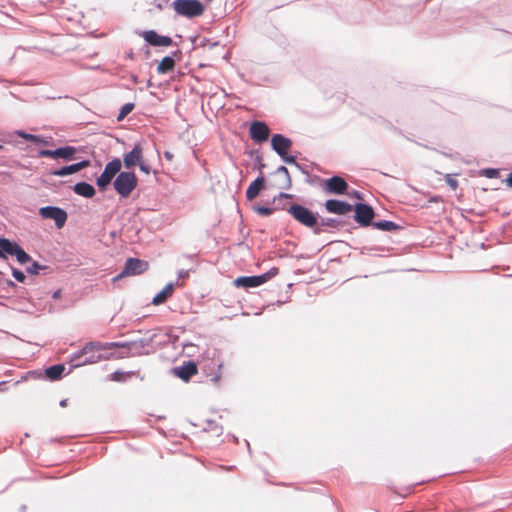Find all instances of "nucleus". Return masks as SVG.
Instances as JSON below:
<instances>
[{"label":"nucleus","instance_id":"nucleus-1","mask_svg":"<svg viewBox=\"0 0 512 512\" xmlns=\"http://www.w3.org/2000/svg\"><path fill=\"white\" fill-rule=\"evenodd\" d=\"M125 346H126L125 344H120V343H116V342H112V343L90 342V343H87L81 350L78 357L86 356V355H89V356L84 361H82L80 364L81 365L94 364V363L100 362L102 360H109V359L113 358V354L103 355L100 352L107 350V349H112V348H116V347H125Z\"/></svg>","mask_w":512,"mask_h":512},{"label":"nucleus","instance_id":"nucleus-2","mask_svg":"<svg viewBox=\"0 0 512 512\" xmlns=\"http://www.w3.org/2000/svg\"><path fill=\"white\" fill-rule=\"evenodd\" d=\"M278 274H279V269L276 267H273L269 271H267L266 273H264L262 275L238 277L233 281V285L237 288H244V289L255 288V287H259V286L265 284L266 282H268L269 280H271Z\"/></svg>","mask_w":512,"mask_h":512},{"label":"nucleus","instance_id":"nucleus-3","mask_svg":"<svg viewBox=\"0 0 512 512\" xmlns=\"http://www.w3.org/2000/svg\"><path fill=\"white\" fill-rule=\"evenodd\" d=\"M172 7L178 15L187 18L201 16L204 12V6L199 0H175Z\"/></svg>","mask_w":512,"mask_h":512},{"label":"nucleus","instance_id":"nucleus-4","mask_svg":"<svg viewBox=\"0 0 512 512\" xmlns=\"http://www.w3.org/2000/svg\"><path fill=\"white\" fill-rule=\"evenodd\" d=\"M138 179L133 172H120L114 181V189L123 198L130 196L137 187Z\"/></svg>","mask_w":512,"mask_h":512},{"label":"nucleus","instance_id":"nucleus-5","mask_svg":"<svg viewBox=\"0 0 512 512\" xmlns=\"http://www.w3.org/2000/svg\"><path fill=\"white\" fill-rule=\"evenodd\" d=\"M123 162L127 169L138 165L141 171L150 173V167L143 162V148L139 143L135 144L130 152L124 154Z\"/></svg>","mask_w":512,"mask_h":512},{"label":"nucleus","instance_id":"nucleus-6","mask_svg":"<svg viewBox=\"0 0 512 512\" xmlns=\"http://www.w3.org/2000/svg\"><path fill=\"white\" fill-rule=\"evenodd\" d=\"M288 212L296 221L306 227L312 228L317 224V218L315 214L302 205L293 204L289 208Z\"/></svg>","mask_w":512,"mask_h":512},{"label":"nucleus","instance_id":"nucleus-7","mask_svg":"<svg viewBox=\"0 0 512 512\" xmlns=\"http://www.w3.org/2000/svg\"><path fill=\"white\" fill-rule=\"evenodd\" d=\"M121 167L122 163L119 158H115L106 164L104 171L97 178V185L100 190H104L111 183L116 174L120 173Z\"/></svg>","mask_w":512,"mask_h":512},{"label":"nucleus","instance_id":"nucleus-8","mask_svg":"<svg viewBox=\"0 0 512 512\" xmlns=\"http://www.w3.org/2000/svg\"><path fill=\"white\" fill-rule=\"evenodd\" d=\"M39 214L44 219H53L58 228H62L67 220V213L58 207H42L39 209Z\"/></svg>","mask_w":512,"mask_h":512},{"label":"nucleus","instance_id":"nucleus-9","mask_svg":"<svg viewBox=\"0 0 512 512\" xmlns=\"http://www.w3.org/2000/svg\"><path fill=\"white\" fill-rule=\"evenodd\" d=\"M147 269L148 263L146 261L137 258H129L125 263L123 272L119 274L117 277H115V280L125 275H140Z\"/></svg>","mask_w":512,"mask_h":512},{"label":"nucleus","instance_id":"nucleus-10","mask_svg":"<svg viewBox=\"0 0 512 512\" xmlns=\"http://www.w3.org/2000/svg\"><path fill=\"white\" fill-rule=\"evenodd\" d=\"M355 221L362 226H369L374 218V210L367 204L358 203L354 206Z\"/></svg>","mask_w":512,"mask_h":512},{"label":"nucleus","instance_id":"nucleus-11","mask_svg":"<svg viewBox=\"0 0 512 512\" xmlns=\"http://www.w3.org/2000/svg\"><path fill=\"white\" fill-rule=\"evenodd\" d=\"M323 188L329 194H344L348 189L347 182L340 176H333L324 182Z\"/></svg>","mask_w":512,"mask_h":512},{"label":"nucleus","instance_id":"nucleus-12","mask_svg":"<svg viewBox=\"0 0 512 512\" xmlns=\"http://www.w3.org/2000/svg\"><path fill=\"white\" fill-rule=\"evenodd\" d=\"M270 135V129L264 122L254 121L250 126V137L257 143L265 142Z\"/></svg>","mask_w":512,"mask_h":512},{"label":"nucleus","instance_id":"nucleus-13","mask_svg":"<svg viewBox=\"0 0 512 512\" xmlns=\"http://www.w3.org/2000/svg\"><path fill=\"white\" fill-rule=\"evenodd\" d=\"M141 36L150 45L156 46V47H168V46L172 45V43H173V41L170 37L159 35L154 30L143 31L141 33Z\"/></svg>","mask_w":512,"mask_h":512},{"label":"nucleus","instance_id":"nucleus-14","mask_svg":"<svg viewBox=\"0 0 512 512\" xmlns=\"http://www.w3.org/2000/svg\"><path fill=\"white\" fill-rule=\"evenodd\" d=\"M272 148L281 156L284 157L291 148L292 142L290 139L281 134L273 135L271 139Z\"/></svg>","mask_w":512,"mask_h":512},{"label":"nucleus","instance_id":"nucleus-15","mask_svg":"<svg viewBox=\"0 0 512 512\" xmlns=\"http://www.w3.org/2000/svg\"><path fill=\"white\" fill-rule=\"evenodd\" d=\"M325 208L328 212L338 215H345L352 210V206L349 203L336 199L327 200Z\"/></svg>","mask_w":512,"mask_h":512},{"label":"nucleus","instance_id":"nucleus-16","mask_svg":"<svg viewBox=\"0 0 512 512\" xmlns=\"http://www.w3.org/2000/svg\"><path fill=\"white\" fill-rule=\"evenodd\" d=\"M197 372V365L193 361L186 362L184 365L174 369L175 375L186 382L189 381L192 376L196 375Z\"/></svg>","mask_w":512,"mask_h":512},{"label":"nucleus","instance_id":"nucleus-17","mask_svg":"<svg viewBox=\"0 0 512 512\" xmlns=\"http://www.w3.org/2000/svg\"><path fill=\"white\" fill-rule=\"evenodd\" d=\"M89 165H90V162L88 160H84V161H81L79 163H75V164H72V165H69V166L62 167V168H60L58 170H55V171L52 172V175L59 176V177H64V176H67V175H71V174L77 173L80 170L88 167Z\"/></svg>","mask_w":512,"mask_h":512},{"label":"nucleus","instance_id":"nucleus-18","mask_svg":"<svg viewBox=\"0 0 512 512\" xmlns=\"http://www.w3.org/2000/svg\"><path fill=\"white\" fill-rule=\"evenodd\" d=\"M265 187V178L264 177H258L256 178L247 188L246 190V197L248 200L255 199L260 191Z\"/></svg>","mask_w":512,"mask_h":512},{"label":"nucleus","instance_id":"nucleus-19","mask_svg":"<svg viewBox=\"0 0 512 512\" xmlns=\"http://www.w3.org/2000/svg\"><path fill=\"white\" fill-rule=\"evenodd\" d=\"M174 292V285L172 283L167 284L159 293L155 295L152 300L154 305H161L167 301L168 298L172 296Z\"/></svg>","mask_w":512,"mask_h":512},{"label":"nucleus","instance_id":"nucleus-20","mask_svg":"<svg viewBox=\"0 0 512 512\" xmlns=\"http://www.w3.org/2000/svg\"><path fill=\"white\" fill-rule=\"evenodd\" d=\"M73 190L76 194L86 198H92L95 195L94 187L86 182H79L75 184Z\"/></svg>","mask_w":512,"mask_h":512},{"label":"nucleus","instance_id":"nucleus-21","mask_svg":"<svg viewBox=\"0 0 512 512\" xmlns=\"http://www.w3.org/2000/svg\"><path fill=\"white\" fill-rule=\"evenodd\" d=\"M17 245V243L11 242L6 238H0V258L5 259L7 255L13 256Z\"/></svg>","mask_w":512,"mask_h":512},{"label":"nucleus","instance_id":"nucleus-22","mask_svg":"<svg viewBox=\"0 0 512 512\" xmlns=\"http://www.w3.org/2000/svg\"><path fill=\"white\" fill-rule=\"evenodd\" d=\"M175 61L172 57H164L157 66V72L160 74H166L174 70Z\"/></svg>","mask_w":512,"mask_h":512},{"label":"nucleus","instance_id":"nucleus-23","mask_svg":"<svg viewBox=\"0 0 512 512\" xmlns=\"http://www.w3.org/2000/svg\"><path fill=\"white\" fill-rule=\"evenodd\" d=\"M76 152H77V149L72 146L58 148L55 150L56 159L63 158L66 160H70Z\"/></svg>","mask_w":512,"mask_h":512},{"label":"nucleus","instance_id":"nucleus-24","mask_svg":"<svg viewBox=\"0 0 512 512\" xmlns=\"http://www.w3.org/2000/svg\"><path fill=\"white\" fill-rule=\"evenodd\" d=\"M64 370H65L64 365L58 364V365H53V366H50L49 368H47L45 373H46V376L50 380H57L60 378V376L62 375Z\"/></svg>","mask_w":512,"mask_h":512},{"label":"nucleus","instance_id":"nucleus-25","mask_svg":"<svg viewBox=\"0 0 512 512\" xmlns=\"http://www.w3.org/2000/svg\"><path fill=\"white\" fill-rule=\"evenodd\" d=\"M133 375L134 372L115 371L110 375V380L115 382H124Z\"/></svg>","mask_w":512,"mask_h":512},{"label":"nucleus","instance_id":"nucleus-26","mask_svg":"<svg viewBox=\"0 0 512 512\" xmlns=\"http://www.w3.org/2000/svg\"><path fill=\"white\" fill-rule=\"evenodd\" d=\"M13 256H16L20 264H25L31 260V257L19 245L14 249Z\"/></svg>","mask_w":512,"mask_h":512},{"label":"nucleus","instance_id":"nucleus-27","mask_svg":"<svg viewBox=\"0 0 512 512\" xmlns=\"http://www.w3.org/2000/svg\"><path fill=\"white\" fill-rule=\"evenodd\" d=\"M373 226L384 231H392L397 228V225L391 221H380L373 223Z\"/></svg>","mask_w":512,"mask_h":512},{"label":"nucleus","instance_id":"nucleus-28","mask_svg":"<svg viewBox=\"0 0 512 512\" xmlns=\"http://www.w3.org/2000/svg\"><path fill=\"white\" fill-rule=\"evenodd\" d=\"M19 135L27 141H31L34 143H46V141H44L42 138H40L37 135L28 134V133H20Z\"/></svg>","mask_w":512,"mask_h":512},{"label":"nucleus","instance_id":"nucleus-29","mask_svg":"<svg viewBox=\"0 0 512 512\" xmlns=\"http://www.w3.org/2000/svg\"><path fill=\"white\" fill-rule=\"evenodd\" d=\"M133 108H134V105L132 103H127V104L123 105L120 110L118 120L123 119L126 115H128L133 110Z\"/></svg>","mask_w":512,"mask_h":512},{"label":"nucleus","instance_id":"nucleus-30","mask_svg":"<svg viewBox=\"0 0 512 512\" xmlns=\"http://www.w3.org/2000/svg\"><path fill=\"white\" fill-rule=\"evenodd\" d=\"M254 211L262 216H269L273 213V209L264 206H254Z\"/></svg>","mask_w":512,"mask_h":512},{"label":"nucleus","instance_id":"nucleus-31","mask_svg":"<svg viewBox=\"0 0 512 512\" xmlns=\"http://www.w3.org/2000/svg\"><path fill=\"white\" fill-rule=\"evenodd\" d=\"M445 181L452 190H456L458 188V181L454 179L452 175L447 174L445 176Z\"/></svg>","mask_w":512,"mask_h":512},{"label":"nucleus","instance_id":"nucleus-32","mask_svg":"<svg viewBox=\"0 0 512 512\" xmlns=\"http://www.w3.org/2000/svg\"><path fill=\"white\" fill-rule=\"evenodd\" d=\"M38 155L40 157H49V158L56 159L55 150H40Z\"/></svg>","mask_w":512,"mask_h":512},{"label":"nucleus","instance_id":"nucleus-33","mask_svg":"<svg viewBox=\"0 0 512 512\" xmlns=\"http://www.w3.org/2000/svg\"><path fill=\"white\" fill-rule=\"evenodd\" d=\"M277 171L279 173H284L286 178H287V188H289L291 186V179H290V176H289V171L288 169L285 167V166H280Z\"/></svg>","mask_w":512,"mask_h":512},{"label":"nucleus","instance_id":"nucleus-34","mask_svg":"<svg viewBox=\"0 0 512 512\" xmlns=\"http://www.w3.org/2000/svg\"><path fill=\"white\" fill-rule=\"evenodd\" d=\"M41 268L42 267L37 262H33L32 265L27 268V272L30 274H38Z\"/></svg>","mask_w":512,"mask_h":512},{"label":"nucleus","instance_id":"nucleus-35","mask_svg":"<svg viewBox=\"0 0 512 512\" xmlns=\"http://www.w3.org/2000/svg\"><path fill=\"white\" fill-rule=\"evenodd\" d=\"M13 276L19 282H24V280L26 278L25 274L18 269H13Z\"/></svg>","mask_w":512,"mask_h":512},{"label":"nucleus","instance_id":"nucleus-36","mask_svg":"<svg viewBox=\"0 0 512 512\" xmlns=\"http://www.w3.org/2000/svg\"><path fill=\"white\" fill-rule=\"evenodd\" d=\"M164 157L168 160V161H172L173 158H174V155L173 153H171L170 151H165L164 152Z\"/></svg>","mask_w":512,"mask_h":512},{"label":"nucleus","instance_id":"nucleus-37","mask_svg":"<svg viewBox=\"0 0 512 512\" xmlns=\"http://www.w3.org/2000/svg\"><path fill=\"white\" fill-rule=\"evenodd\" d=\"M506 183L508 186L512 187V172L508 175Z\"/></svg>","mask_w":512,"mask_h":512},{"label":"nucleus","instance_id":"nucleus-38","mask_svg":"<svg viewBox=\"0 0 512 512\" xmlns=\"http://www.w3.org/2000/svg\"><path fill=\"white\" fill-rule=\"evenodd\" d=\"M284 160L287 162V163H295V158L294 157H283Z\"/></svg>","mask_w":512,"mask_h":512},{"label":"nucleus","instance_id":"nucleus-39","mask_svg":"<svg viewBox=\"0 0 512 512\" xmlns=\"http://www.w3.org/2000/svg\"><path fill=\"white\" fill-rule=\"evenodd\" d=\"M220 468L225 471H231L234 469V466H220Z\"/></svg>","mask_w":512,"mask_h":512},{"label":"nucleus","instance_id":"nucleus-40","mask_svg":"<svg viewBox=\"0 0 512 512\" xmlns=\"http://www.w3.org/2000/svg\"><path fill=\"white\" fill-rule=\"evenodd\" d=\"M495 173H496V171H495V170H488V171H487V174H488L489 176H493Z\"/></svg>","mask_w":512,"mask_h":512},{"label":"nucleus","instance_id":"nucleus-41","mask_svg":"<svg viewBox=\"0 0 512 512\" xmlns=\"http://www.w3.org/2000/svg\"><path fill=\"white\" fill-rule=\"evenodd\" d=\"M280 197H285V198H288V197H291V195H289V194H284V193H281V194H280Z\"/></svg>","mask_w":512,"mask_h":512},{"label":"nucleus","instance_id":"nucleus-42","mask_svg":"<svg viewBox=\"0 0 512 512\" xmlns=\"http://www.w3.org/2000/svg\"><path fill=\"white\" fill-rule=\"evenodd\" d=\"M59 295H60V291H56V292L54 293L53 297H54V298H58V297H59Z\"/></svg>","mask_w":512,"mask_h":512},{"label":"nucleus","instance_id":"nucleus-43","mask_svg":"<svg viewBox=\"0 0 512 512\" xmlns=\"http://www.w3.org/2000/svg\"><path fill=\"white\" fill-rule=\"evenodd\" d=\"M220 376H215L214 380L217 381L219 380Z\"/></svg>","mask_w":512,"mask_h":512},{"label":"nucleus","instance_id":"nucleus-44","mask_svg":"<svg viewBox=\"0 0 512 512\" xmlns=\"http://www.w3.org/2000/svg\"><path fill=\"white\" fill-rule=\"evenodd\" d=\"M2 148V145H0V149Z\"/></svg>","mask_w":512,"mask_h":512}]
</instances>
